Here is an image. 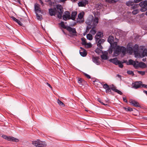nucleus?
Masks as SVG:
<instances>
[{"label":"nucleus","mask_w":147,"mask_h":147,"mask_svg":"<svg viewBox=\"0 0 147 147\" xmlns=\"http://www.w3.org/2000/svg\"><path fill=\"white\" fill-rule=\"evenodd\" d=\"M86 37L87 39L89 40H92L93 39L92 35L90 34H88L86 35Z\"/></svg>","instance_id":"nucleus-32"},{"label":"nucleus","mask_w":147,"mask_h":147,"mask_svg":"<svg viewBox=\"0 0 147 147\" xmlns=\"http://www.w3.org/2000/svg\"><path fill=\"white\" fill-rule=\"evenodd\" d=\"M127 73L128 74L131 75L133 76L134 75V72L131 71H127Z\"/></svg>","instance_id":"nucleus-42"},{"label":"nucleus","mask_w":147,"mask_h":147,"mask_svg":"<svg viewBox=\"0 0 147 147\" xmlns=\"http://www.w3.org/2000/svg\"><path fill=\"white\" fill-rule=\"evenodd\" d=\"M101 84L103 85V88L105 89V92L107 93L113 95H114V93L111 91V90L115 92L117 89V87L114 84H112L110 87L107 84H103V83H101Z\"/></svg>","instance_id":"nucleus-1"},{"label":"nucleus","mask_w":147,"mask_h":147,"mask_svg":"<svg viewBox=\"0 0 147 147\" xmlns=\"http://www.w3.org/2000/svg\"><path fill=\"white\" fill-rule=\"evenodd\" d=\"M98 100L99 102L102 105H104L106 106L108 105L107 104H104L103 102H102L100 98H98Z\"/></svg>","instance_id":"nucleus-47"},{"label":"nucleus","mask_w":147,"mask_h":147,"mask_svg":"<svg viewBox=\"0 0 147 147\" xmlns=\"http://www.w3.org/2000/svg\"><path fill=\"white\" fill-rule=\"evenodd\" d=\"M9 141H12L14 142H18L19 140L17 138L13 137H10L9 139Z\"/></svg>","instance_id":"nucleus-24"},{"label":"nucleus","mask_w":147,"mask_h":147,"mask_svg":"<svg viewBox=\"0 0 147 147\" xmlns=\"http://www.w3.org/2000/svg\"><path fill=\"white\" fill-rule=\"evenodd\" d=\"M40 5L38 3H35L34 5V8L36 11H39L40 12L41 11L40 7Z\"/></svg>","instance_id":"nucleus-23"},{"label":"nucleus","mask_w":147,"mask_h":147,"mask_svg":"<svg viewBox=\"0 0 147 147\" xmlns=\"http://www.w3.org/2000/svg\"><path fill=\"white\" fill-rule=\"evenodd\" d=\"M91 28V27L87 26L86 27V31H88Z\"/></svg>","instance_id":"nucleus-59"},{"label":"nucleus","mask_w":147,"mask_h":147,"mask_svg":"<svg viewBox=\"0 0 147 147\" xmlns=\"http://www.w3.org/2000/svg\"><path fill=\"white\" fill-rule=\"evenodd\" d=\"M57 103L60 105L62 106L64 105V104L63 103V102L61 101L59 99H58L57 100Z\"/></svg>","instance_id":"nucleus-45"},{"label":"nucleus","mask_w":147,"mask_h":147,"mask_svg":"<svg viewBox=\"0 0 147 147\" xmlns=\"http://www.w3.org/2000/svg\"><path fill=\"white\" fill-rule=\"evenodd\" d=\"M10 136L8 137L7 136L5 135H3L2 136V137L4 139H5L6 140H8V141H9V138H10Z\"/></svg>","instance_id":"nucleus-44"},{"label":"nucleus","mask_w":147,"mask_h":147,"mask_svg":"<svg viewBox=\"0 0 147 147\" xmlns=\"http://www.w3.org/2000/svg\"><path fill=\"white\" fill-rule=\"evenodd\" d=\"M112 1V0H106V1H107V2H108V3H111Z\"/></svg>","instance_id":"nucleus-61"},{"label":"nucleus","mask_w":147,"mask_h":147,"mask_svg":"<svg viewBox=\"0 0 147 147\" xmlns=\"http://www.w3.org/2000/svg\"><path fill=\"white\" fill-rule=\"evenodd\" d=\"M139 12V10L138 9H136L133 11L132 13L134 15H136Z\"/></svg>","instance_id":"nucleus-40"},{"label":"nucleus","mask_w":147,"mask_h":147,"mask_svg":"<svg viewBox=\"0 0 147 147\" xmlns=\"http://www.w3.org/2000/svg\"><path fill=\"white\" fill-rule=\"evenodd\" d=\"M142 83V82L140 81L135 82L134 83H133L134 85L132 87V88L135 89L140 88L141 86Z\"/></svg>","instance_id":"nucleus-8"},{"label":"nucleus","mask_w":147,"mask_h":147,"mask_svg":"<svg viewBox=\"0 0 147 147\" xmlns=\"http://www.w3.org/2000/svg\"><path fill=\"white\" fill-rule=\"evenodd\" d=\"M124 108L127 111L131 112L133 111L132 109L130 107H128L127 108L124 107Z\"/></svg>","instance_id":"nucleus-39"},{"label":"nucleus","mask_w":147,"mask_h":147,"mask_svg":"<svg viewBox=\"0 0 147 147\" xmlns=\"http://www.w3.org/2000/svg\"><path fill=\"white\" fill-rule=\"evenodd\" d=\"M134 52L135 54H138V45L136 44L134 48Z\"/></svg>","instance_id":"nucleus-21"},{"label":"nucleus","mask_w":147,"mask_h":147,"mask_svg":"<svg viewBox=\"0 0 147 147\" xmlns=\"http://www.w3.org/2000/svg\"><path fill=\"white\" fill-rule=\"evenodd\" d=\"M129 102L131 105H133L134 106L136 107H141V106L139 103L137 101L132 99L129 100Z\"/></svg>","instance_id":"nucleus-10"},{"label":"nucleus","mask_w":147,"mask_h":147,"mask_svg":"<svg viewBox=\"0 0 147 147\" xmlns=\"http://www.w3.org/2000/svg\"><path fill=\"white\" fill-rule=\"evenodd\" d=\"M139 7L138 4H135L134 5H132L131 7V9H134L136 8H138Z\"/></svg>","instance_id":"nucleus-38"},{"label":"nucleus","mask_w":147,"mask_h":147,"mask_svg":"<svg viewBox=\"0 0 147 147\" xmlns=\"http://www.w3.org/2000/svg\"><path fill=\"white\" fill-rule=\"evenodd\" d=\"M104 53L105 54H103L100 56L101 58L103 60H107L108 59L109 57L107 56L108 54V52L107 51H105L103 53Z\"/></svg>","instance_id":"nucleus-19"},{"label":"nucleus","mask_w":147,"mask_h":147,"mask_svg":"<svg viewBox=\"0 0 147 147\" xmlns=\"http://www.w3.org/2000/svg\"><path fill=\"white\" fill-rule=\"evenodd\" d=\"M120 49H121V52L123 54H125L126 51V48L124 47L121 46L120 47Z\"/></svg>","instance_id":"nucleus-29"},{"label":"nucleus","mask_w":147,"mask_h":147,"mask_svg":"<svg viewBox=\"0 0 147 147\" xmlns=\"http://www.w3.org/2000/svg\"><path fill=\"white\" fill-rule=\"evenodd\" d=\"M146 67V65L145 63L143 62H140L139 63V67L143 68Z\"/></svg>","instance_id":"nucleus-26"},{"label":"nucleus","mask_w":147,"mask_h":147,"mask_svg":"<svg viewBox=\"0 0 147 147\" xmlns=\"http://www.w3.org/2000/svg\"><path fill=\"white\" fill-rule=\"evenodd\" d=\"M77 13L76 11H73L71 14V16H70V19L73 20H75L76 19V16L77 15Z\"/></svg>","instance_id":"nucleus-20"},{"label":"nucleus","mask_w":147,"mask_h":147,"mask_svg":"<svg viewBox=\"0 0 147 147\" xmlns=\"http://www.w3.org/2000/svg\"><path fill=\"white\" fill-rule=\"evenodd\" d=\"M96 43H97V46L100 49H102L103 47L101 45V44H102L105 41V40L102 38H100L98 40H95Z\"/></svg>","instance_id":"nucleus-6"},{"label":"nucleus","mask_w":147,"mask_h":147,"mask_svg":"<svg viewBox=\"0 0 147 147\" xmlns=\"http://www.w3.org/2000/svg\"><path fill=\"white\" fill-rule=\"evenodd\" d=\"M113 49H109V53L111 54L113 52Z\"/></svg>","instance_id":"nucleus-52"},{"label":"nucleus","mask_w":147,"mask_h":147,"mask_svg":"<svg viewBox=\"0 0 147 147\" xmlns=\"http://www.w3.org/2000/svg\"><path fill=\"white\" fill-rule=\"evenodd\" d=\"M38 140L37 141H33L32 142V144L35 146L36 147H38Z\"/></svg>","instance_id":"nucleus-35"},{"label":"nucleus","mask_w":147,"mask_h":147,"mask_svg":"<svg viewBox=\"0 0 147 147\" xmlns=\"http://www.w3.org/2000/svg\"><path fill=\"white\" fill-rule=\"evenodd\" d=\"M143 92L144 93H145L147 96V91L144 90L143 91Z\"/></svg>","instance_id":"nucleus-63"},{"label":"nucleus","mask_w":147,"mask_h":147,"mask_svg":"<svg viewBox=\"0 0 147 147\" xmlns=\"http://www.w3.org/2000/svg\"><path fill=\"white\" fill-rule=\"evenodd\" d=\"M122 62V63H126V64H127V60H123L122 61H121Z\"/></svg>","instance_id":"nucleus-57"},{"label":"nucleus","mask_w":147,"mask_h":147,"mask_svg":"<svg viewBox=\"0 0 147 147\" xmlns=\"http://www.w3.org/2000/svg\"><path fill=\"white\" fill-rule=\"evenodd\" d=\"M88 3V0H83L82 1H79L78 4L79 7H85L86 5Z\"/></svg>","instance_id":"nucleus-11"},{"label":"nucleus","mask_w":147,"mask_h":147,"mask_svg":"<svg viewBox=\"0 0 147 147\" xmlns=\"http://www.w3.org/2000/svg\"><path fill=\"white\" fill-rule=\"evenodd\" d=\"M84 13V12H83V13H80L79 14L78 16V17L79 18V19H81L83 18Z\"/></svg>","instance_id":"nucleus-37"},{"label":"nucleus","mask_w":147,"mask_h":147,"mask_svg":"<svg viewBox=\"0 0 147 147\" xmlns=\"http://www.w3.org/2000/svg\"><path fill=\"white\" fill-rule=\"evenodd\" d=\"M46 146V144L45 142L41 141L40 140H38V147H44Z\"/></svg>","instance_id":"nucleus-17"},{"label":"nucleus","mask_w":147,"mask_h":147,"mask_svg":"<svg viewBox=\"0 0 147 147\" xmlns=\"http://www.w3.org/2000/svg\"><path fill=\"white\" fill-rule=\"evenodd\" d=\"M86 45H87V46L88 48H90L92 46L91 44L90 43H86Z\"/></svg>","instance_id":"nucleus-51"},{"label":"nucleus","mask_w":147,"mask_h":147,"mask_svg":"<svg viewBox=\"0 0 147 147\" xmlns=\"http://www.w3.org/2000/svg\"><path fill=\"white\" fill-rule=\"evenodd\" d=\"M134 61L133 60L130 59L129 60V62H127V65H133L134 63Z\"/></svg>","instance_id":"nucleus-36"},{"label":"nucleus","mask_w":147,"mask_h":147,"mask_svg":"<svg viewBox=\"0 0 147 147\" xmlns=\"http://www.w3.org/2000/svg\"><path fill=\"white\" fill-rule=\"evenodd\" d=\"M136 62L134 61L133 65L134 66L135 68L137 69L138 67H139V63L136 64V63H138V61H136Z\"/></svg>","instance_id":"nucleus-33"},{"label":"nucleus","mask_w":147,"mask_h":147,"mask_svg":"<svg viewBox=\"0 0 147 147\" xmlns=\"http://www.w3.org/2000/svg\"><path fill=\"white\" fill-rule=\"evenodd\" d=\"M112 0V1L111 3H115L117 2V1H116L115 0Z\"/></svg>","instance_id":"nucleus-62"},{"label":"nucleus","mask_w":147,"mask_h":147,"mask_svg":"<svg viewBox=\"0 0 147 147\" xmlns=\"http://www.w3.org/2000/svg\"><path fill=\"white\" fill-rule=\"evenodd\" d=\"M81 40L82 41V44L83 45H86V39L84 37H82L81 38Z\"/></svg>","instance_id":"nucleus-30"},{"label":"nucleus","mask_w":147,"mask_h":147,"mask_svg":"<svg viewBox=\"0 0 147 147\" xmlns=\"http://www.w3.org/2000/svg\"><path fill=\"white\" fill-rule=\"evenodd\" d=\"M114 37L113 36H109L107 39L108 42L110 44L111 46L113 44V42L114 41Z\"/></svg>","instance_id":"nucleus-14"},{"label":"nucleus","mask_w":147,"mask_h":147,"mask_svg":"<svg viewBox=\"0 0 147 147\" xmlns=\"http://www.w3.org/2000/svg\"><path fill=\"white\" fill-rule=\"evenodd\" d=\"M63 19L66 21L67 19H71L70 13L68 11H66L64 12V14L63 16Z\"/></svg>","instance_id":"nucleus-7"},{"label":"nucleus","mask_w":147,"mask_h":147,"mask_svg":"<svg viewBox=\"0 0 147 147\" xmlns=\"http://www.w3.org/2000/svg\"><path fill=\"white\" fill-rule=\"evenodd\" d=\"M141 7L140 10L142 12H144L147 10V7Z\"/></svg>","instance_id":"nucleus-43"},{"label":"nucleus","mask_w":147,"mask_h":147,"mask_svg":"<svg viewBox=\"0 0 147 147\" xmlns=\"http://www.w3.org/2000/svg\"><path fill=\"white\" fill-rule=\"evenodd\" d=\"M123 100L126 103L127 102V101L126 100V97H123Z\"/></svg>","instance_id":"nucleus-55"},{"label":"nucleus","mask_w":147,"mask_h":147,"mask_svg":"<svg viewBox=\"0 0 147 147\" xmlns=\"http://www.w3.org/2000/svg\"><path fill=\"white\" fill-rule=\"evenodd\" d=\"M36 16H37V19L38 20H41L42 19V15H39L38 13H36Z\"/></svg>","instance_id":"nucleus-41"},{"label":"nucleus","mask_w":147,"mask_h":147,"mask_svg":"<svg viewBox=\"0 0 147 147\" xmlns=\"http://www.w3.org/2000/svg\"><path fill=\"white\" fill-rule=\"evenodd\" d=\"M100 49V48H99L98 47H97L95 50L94 51L98 54H99L101 53H103V52L101 49Z\"/></svg>","instance_id":"nucleus-27"},{"label":"nucleus","mask_w":147,"mask_h":147,"mask_svg":"<svg viewBox=\"0 0 147 147\" xmlns=\"http://www.w3.org/2000/svg\"><path fill=\"white\" fill-rule=\"evenodd\" d=\"M138 54L139 57L141 58L144 57L147 54V49H145L144 50L139 51Z\"/></svg>","instance_id":"nucleus-5"},{"label":"nucleus","mask_w":147,"mask_h":147,"mask_svg":"<svg viewBox=\"0 0 147 147\" xmlns=\"http://www.w3.org/2000/svg\"><path fill=\"white\" fill-rule=\"evenodd\" d=\"M40 3H41V5H43V2H42V0H41V1H40Z\"/></svg>","instance_id":"nucleus-64"},{"label":"nucleus","mask_w":147,"mask_h":147,"mask_svg":"<svg viewBox=\"0 0 147 147\" xmlns=\"http://www.w3.org/2000/svg\"><path fill=\"white\" fill-rule=\"evenodd\" d=\"M138 73L142 76L144 75L145 74V72L144 71H138Z\"/></svg>","instance_id":"nucleus-46"},{"label":"nucleus","mask_w":147,"mask_h":147,"mask_svg":"<svg viewBox=\"0 0 147 147\" xmlns=\"http://www.w3.org/2000/svg\"><path fill=\"white\" fill-rule=\"evenodd\" d=\"M49 12L50 16H55L57 12L56 8L55 7L53 8H50L49 9Z\"/></svg>","instance_id":"nucleus-9"},{"label":"nucleus","mask_w":147,"mask_h":147,"mask_svg":"<svg viewBox=\"0 0 147 147\" xmlns=\"http://www.w3.org/2000/svg\"><path fill=\"white\" fill-rule=\"evenodd\" d=\"M141 86H142V87H144V88H147V85H146L143 84H142V83Z\"/></svg>","instance_id":"nucleus-53"},{"label":"nucleus","mask_w":147,"mask_h":147,"mask_svg":"<svg viewBox=\"0 0 147 147\" xmlns=\"http://www.w3.org/2000/svg\"><path fill=\"white\" fill-rule=\"evenodd\" d=\"M11 18L14 21L16 22L20 26H23V24L21 23L20 20L17 19L13 16H11Z\"/></svg>","instance_id":"nucleus-15"},{"label":"nucleus","mask_w":147,"mask_h":147,"mask_svg":"<svg viewBox=\"0 0 147 147\" xmlns=\"http://www.w3.org/2000/svg\"><path fill=\"white\" fill-rule=\"evenodd\" d=\"M94 28L95 27H93L91 30L90 31V32L93 35L95 34L96 33V30L94 29Z\"/></svg>","instance_id":"nucleus-34"},{"label":"nucleus","mask_w":147,"mask_h":147,"mask_svg":"<svg viewBox=\"0 0 147 147\" xmlns=\"http://www.w3.org/2000/svg\"><path fill=\"white\" fill-rule=\"evenodd\" d=\"M84 74L88 79H90L91 78L90 76L86 73H84Z\"/></svg>","instance_id":"nucleus-50"},{"label":"nucleus","mask_w":147,"mask_h":147,"mask_svg":"<svg viewBox=\"0 0 147 147\" xmlns=\"http://www.w3.org/2000/svg\"><path fill=\"white\" fill-rule=\"evenodd\" d=\"M78 82L80 84L83 85L85 83V81L82 78H79L78 80Z\"/></svg>","instance_id":"nucleus-25"},{"label":"nucleus","mask_w":147,"mask_h":147,"mask_svg":"<svg viewBox=\"0 0 147 147\" xmlns=\"http://www.w3.org/2000/svg\"><path fill=\"white\" fill-rule=\"evenodd\" d=\"M46 84L47 85L50 87V88H52V86H51V85H50V84H49L48 83V82H47L46 83Z\"/></svg>","instance_id":"nucleus-60"},{"label":"nucleus","mask_w":147,"mask_h":147,"mask_svg":"<svg viewBox=\"0 0 147 147\" xmlns=\"http://www.w3.org/2000/svg\"><path fill=\"white\" fill-rule=\"evenodd\" d=\"M115 92L117 93H118V94H119L120 95H122L123 94V93L120 90H119L117 89Z\"/></svg>","instance_id":"nucleus-48"},{"label":"nucleus","mask_w":147,"mask_h":147,"mask_svg":"<svg viewBox=\"0 0 147 147\" xmlns=\"http://www.w3.org/2000/svg\"><path fill=\"white\" fill-rule=\"evenodd\" d=\"M56 8L57 9V12L58 13L57 15V18L59 19H61L64 11L62 6L60 5L57 4L56 5Z\"/></svg>","instance_id":"nucleus-2"},{"label":"nucleus","mask_w":147,"mask_h":147,"mask_svg":"<svg viewBox=\"0 0 147 147\" xmlns=\"http://www.w3.org/2000/svg\"><path fill=\"white\" fill-rule=\"evenodd\" d=\"M98 18H96L94 19V21H96V23H98Z\"/></svg>","instance_id":"nucleus-58"},{"label":"nucleus","mask_w":147,"mask_h":147,"mask_svg":"<svg viewBox=\"0 0 147 147\" xmlns=\"http://www.w3.org/2000/svg\"><path fill=\"white\" fill-rule=\"evenodd\" d=\"M80 53L81 55L83 57L86 56L87 54V52L85 49H84L82 51H80Z\"/></svg>","instance_id":"nucleus-22"},{"label":"nucleus","mask_w":147,"mask_h":147,"mask_svg":"<svg viewBox=\"0 0 147 147\" xmlns=\"http://www.w3.org/2000/svg\"><path fill=\"white\" fill-rule=\"evenodd\" d=\"M128 50L130 51H132L133 48L131 47H129L128 48Z\"/></svg>","instance_id":"nucleus-56"},{"label":"nucleus","mask_w":147,"mask_h":147,"mask_svg":"<svg viewBox=\"0 0 147 147\" xmlns=\"http://www.w3.org/2000/svg\"><path fill=\"white\" fill-rule=\"evenodd\" d=\"M103 35L102 32H98L95 36V40H98L100 38H101L103 36Z\"/></svg>","instance_id":"nucleus-13"},{"label":"nucleus","mask_w":147,"mask_h":147,"mask_svg":"<svg viewBox=\"0 0 147 147\" xmlns=\"http://www.w3.org/2000/svg\"><path fill=\"white\" fill-rule=\"evenodd\" d=\"M139 6L141 7H147V1L145 0L140 2L139 4Z\"/></svg>","instance_id":"nucleus-16"},{"label":"nucleus","mask_w":147,"mask_h":147,"mask_svg":"<svg viewBox=\"0 0 147 147\" xmlns=\"http://www.w3.org/2000/svg\"><path fill=\"white\" fill-rule=\"evenodd\" d=\"M109 61L116 65H118V66L121 68H123V65L122 62L118 60L117 58L116 57L113 59H111L109 60Z\"/></svg>","instance_id":"nucleus-3"},{"label":"nucleus","mask_w":147,"mask_h":147,"mask_svg":"<svg viewBox=\"0 0 147 147\" xmlns=\"http://www.w3.org/2000/svg\"><path fill=\"white\" fill-rule=\"evenodd\" d=\"M117 42H113V43L112 45L111 46H113V47L114 48L115 47H117Z\"/></svg>","instance_id":"nucleus-49"},{"label":"nucleus","mask_w":147,"mask_h":147,"mask_svg":"<svg viewBox=\"0 0 147 147\" xmlns=\"http://www.w3.org/2000/svg\"><path fill=\"white\" fill-rule=\"evenodd\" d=\"M100 59L99 57H92V59L93 61L97 65H99L100 63V61L99 60Z\"/></svg>","instance_id":"nucleus-12"},{"label":"nucleus","mask_w":147,"mask_h":147,"mask_svg":"<svg viewBox=\"0 0 147 147\" xmlns=\"http://www.w3.org/2000/svg\"><path fill=\"white\" fill-rule=\"evenodd\" d=\"M134 3H137L140 2V0H134V1H133Z\"/></svg>","instance_id":"nucleus-54"},{"label":"nucleus","mask_w":147,"mask_h":147,"mask_svg":"<svg viewBox=\"0 0 147 147\" xmlns=\"http://www.w3.org/2000/svg\"><path fill=\"white\" fill-rule=\"evenodd\" d=\"M120 49V47L118 45L116 47L115 50L114 52V53L117 54V55H119L121 52V50Z\"/></svg>","instance_id":"nucleus-18"},{"label":"nucleus","mask_w":147,"mask_h":147,"mask_svg":"<svg viewBox=\"0 0 147 147\" xmlns=\"http://www.w3.org/2000/svg\"><path fill=\"white\" fill-rule=\"evenodd\" d=\"M59 24H61V26L62 28L67 30V28L68 26H66L64 24V22H61V23Z\"/></svg>","instance_id":"nucleus-31"},{"label":"nucleus","mask_w":147,"mask_h":147,"mask_svg":"<svg viewBox=\"0 0 147 147\" xmlns=\"http://www.w3.org/2000/svg\"><path fill=\"white\" fill-rule=\"evenodd\" d=\"M66 30L69 32L70 34H71L72 33V36H77L76 34L77 32L75 28H72L69 26H68Z\"/></svg>","instance_id":"nucleus-4"},{"label":"nucleus","mask_w":147,"mask_h":147,"mask_svg":"<svg viewBox=\"0 0 147 147\" xmlns=\"http://www.w3.org/2000/svg\"><path fill=\"white\" fill-rule=\"evenodd\" d=\"M134 2L133 1H129L126 2V5L129 6H130L133 5H134Z\"/></svg>","instance_id":"nucleus-28"}]
</instances>
